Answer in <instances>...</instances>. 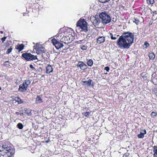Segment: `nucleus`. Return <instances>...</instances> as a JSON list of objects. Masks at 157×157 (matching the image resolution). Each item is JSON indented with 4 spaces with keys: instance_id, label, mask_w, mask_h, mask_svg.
<instances>
[{
    "instance_id": "16",
    "label": "nucleus",
    "mask_w": 157,
    "mask_h": 157,
    "mask_svg": "<svg viewBox=\"0 0 157 157\" xmlns=\"http://www.w3.org/2000/svg\"><path fill=\"white\" fill-rule=\"evenodd\" d=\"M36 103H41L43 102V101L40 96L38 95L36 98Z\"/></svg>"
},
{
    "instance_id": "41",
    "label": "nucleus",
    "mask_w": 157,
    "mask_h": 157,
    "mask_svg": "<svg viewBox=\"0 0 157 157\" xmlns=\"http://www.w3.org/2000/svg\"><path fill=\"white\" fill-rule=\"evenodd\" d=\"M1 87H0V90H1Z\"/></svg>"
},
{
    "instance_id": "31",
    "label": "nucleus",
    "mask_w": 157,
    "mask_h": 157,
    "mask_svg": "<svg viewBox=\"0 0 157 157\" xmlns=\"http://www.w3.org/2000/svg\"><path fill=\"white\" fill-rule=\"evenodd\" d=\"M104 70L108 72L109 70V67H105Z\"/></svg>"
},
{
    "instance_id": "4",
    "label": "nucleus",
    "mask_w": 157,
    "mask_h": 157,
    "mask_svg": "<svg viewBox=\"0 0 157 157\" xmlns=\"http://www.w3.org/2000/svg\"><path fill=\"white\" fill-rule=\"evenodd\" d=\"M76 30L80 28V31H83L86 32L88 30L87 22L84 19L79 20L77 23Z\"/></svg>"
},
{
    "instance_id": "14",
    "label": "nucleus",
    "mask_w": 157,
    "mask_h": 157,
    "mask_svg": "<svg viewBox=\"0 0 157 157\" xmlns=\"http://www.w3.org/2000/svg\"><path fill=\"white\" fill-rule=\"evenodd\" d=\"M14 101H15V102H17L18 104H21L23 102V101L18 97H15V99L13 100V102Z\"/></svg>"
},
{
    "instance_id": "6",
    "label": "nucleus",
    "mask_w": 157,
    "mask_h": 157,
    "mask_svg": "<svg viewBox=\"0 0 157 157\" xmlns=\"http://www.w3.org/2000/svg\"><path fill=\"white\" fill-rule=\"evenodd\" d=\"M90 19L93 24L96 27H98L101 22L99 17H91Z\"/></svg>"
},
{
    "instance_id": "32",
    "label": "nucleus",
    "mask_w": 157,
    "mask_h": 157,
    "mask_svg": "<svg viewBox=\"0 0 157 157\" xmlns=\"http://www.w3.org/2000/svg\"><path fill=\"white\" fill-rule=\"evenodd\" d=\"M129 155L128 153H126L124 154L123 157H128Z\"/></svg>"
},
{
    "instance_id": "25",
    "label": "nucleus",
    "mask_w": 157,
    "mask_h": 157,
    "mask_svg": "<svg viewBox=\"0 0 157 157\" xmlns=\"http://www.w3.org/2000/svg\"><path fill=\"white\" fill-rule=\"evenodd\" d=\"M17 127L19 129H21L23 128V126L22 124L21 123H19L17 125Z\"/></svg>"
},
{
    "instance_id": "34",
    "label": "nucleus",
    "mask_w": 157,
    "mask_h": 157,
    "mask_svg": "<svg viewBox=\"0 0 157 157\" xmlns=\"http://www.w3.org/2000/svg\"><path fill=\"white\" fill-rule=\"evenodd\" d=\"M29 67L31 69H32L34 70H35V68L33 67V65L32 64L30 65Z\"/></svg>"
},
{
    "instance_id": "42",
    "label": "nucleus",
    "mask_w": 157,
    "mask_h": 157,
    "mask_svg": "<svg viewBox=\"0 0 157 157\" xmlns=\"http://www.w3.org/2000/svg\"><path fill=\"white\" fill-rule=\"evenodd\" d=\"M46 142H48V141H46Z\"/></svg>"
},
{
    "instance_id": "20",
    "label": "nucleus",
    "mask_w": 157,
    "mask_h": 157,
    "mask_svg": "<svg viewBox=\"0 0 157 157\" xmlns=\"http://www.w3.org/2000/svg\"><path fill=\"white\" fill-rule=\"evenodd\" d=\"M153 151L154 152V157H157V147L155 146L153 147Z\"/></svg>"
},
{
    "instance_id": "8",
    "label": "nucleus",
    "mask_w": 157,
    "mask_h": 157,
    "mask_svg": "<svg viewBox=\"0 0 157 157\" xmlns=\"http://www.w3.org/2000/svg\"><path fill=\"white\" fill-rule=\"evenodd\" d=\"M77 66L78 67H80V69L82 70H85L87 68V65L82 61H78Z\"/></svg>"
},
{
    "instance_id": "15",
    "label": "nucleus",
    "mask_w": 157,
    "mask_h": 157,
    "mask_svg": "<svg viewBox=\"0 0 157 157\" xmlns=\"http://www.w3.org/2000/svg\"><path fill=\"white\" fill-rule=\"evenodd\" d=\"M24 47V45L23 44H21L17 45L16 47V48L18 50L19 52H20L23 49Z\"/></svg>"
},
{
    "instance_id": "40",
    "label": "nucleus",
    "mask_w": 157,
    "mask_h": 157,
    "mask_svg": "<svg viewBox=\"0 0 157 157\" xmlns=\"http://www.w3.org/2000/svg\"><path fill=\"white\" fill-rule=\"evenodd\" d=\"M36 49H38L39 48V47H37V46H36Z\"/></svg>"
},
{
    "instance_id": "10",
    "label": "nucleus",
    "mask_w": 157,
    "mask_h": 157,
    "mask_svg": "<svg viewBox=\"0 0 157 157\" xmlns=\"http://www.w3.org/2000/svg\"><path fill=\"white\" fill-rule=\"evenodd\" d=\"M146 134V130L141 129L140 130V133L137 135V137L139 138H143L144 136V135Z\"/></svg>"
},
{
    "instance_id": "19",
    "label": "nucleus",
    "mask_w": 157,
    "mask_h": 157,
    "mask_svg": "<svg viewBox=\"0 0 157 157\" xmlns=\"http://www.w3.org/2000/svg\"><path fill=\"white\" fill-rule=\"evenodd\" d=\"M148 56L150 59H154L155 57V55L153 52L149 53Z\"/></svg>"
},
{
    "instance_id": "24",
    "label": "nucleus",
    "mask_w": 157,
    "mask_h": 157,
    "mask_svg": "<svg viewBox=\"0 0 157 157\" xmlns=\"http://www.w3.org/2000/svg\"><path fill=\"white\" fill-rule=\"evenodd\" d=\"M24 83L28 86L30 84L31 81L27 79L25 81Z\"/></svg>"
},
{
    "instance_id": "13",
    "label": "nucleus",
    "mask_w": 157,
    "mask_h": 157,
    "mask_svg": "<svg viewBox=\"0 0 157 157\" xmlns=\"http://www.w3.org/2000/svg\"><path fill=\"white\" fill-rule=\"evenodd\" d=\"M92 80H89L88 81H82L83 82L84 85L87 86H94V85L91 84Z\"/></svg>"
},
{
    "instance_id": "22",
    "label": "nucleus",
    "mask_w": 157,
    "mask_h": 157,
    "mask_svg": "<svg viewBox=\"0 0 157 157\" xmlns=\"http://www.w3.org/2000/svg\"><path fill=\"white\" fill-rule=\"evenodd\" d=\"M90 114V112L86 111V112L82 113V115L86 117H88Z\"/></svg>"
},
{
    "instance_id": "30",
    "label": "nucleus",
    "mask_w": 157,
    "mask_h": 157,
    "mask_svg": "<svg viewBox=\"0 0 157 157\" xmlns=\"http://www.w3.org/2000/svg\"><path fill=\"white\" fill-rule=\"evenodd\" d=\"M87 47L85 45H83L81 47V49L83 50H86L87 49Z\"/></svg>"
},
{
    "instance_id": "43",
    "label": "nucleus",
    "mask_w": 157,
    "mask_h": 157,
    "mask_svg": "<svg viewBox=\"0 0 157 157\" xmlns=\"http://www.w3.org/2000/svg\"><path fill=\"white\" fill-rule=\"evenodd\" d=\"M149 25H151V23H149Z\"/></svg>"
},
{
    "instance_id": "9",
    "label": "nucleus",
    "mask_w": 157,
    "mask_h": 157,
    "mask_svg": "<svg viewBox=\"0 0 157 157\" xmlns=\"http://www.w3.org/2000/svg\"><path fill=\"white\" fill-rule=\"evenodd\" d=\"M28 86L23 82L22 84L20 85L19 86V90L21 92H23L26 90Z\"/></svg>"
},
{
    "instance_id": "18",
    "label": "nucleus",
    "mask_w": 157,
    "mask_h": 157,
    "mask_svg": "<svg viewBox=\"0 0 157 157\" xmlns=\"http://www.w3.org/2000/svg\"><path fill=\"white\" fill-rule=\"evenodd\" d=\"M110 38L112 40H115L119 36L118 35L114 34L113 35L112 33H110Z\"/></svg>"
},
{
    "instance_id": "38",
    "label": "nucleus",
    "mask_w": 157,
    "mask_h": 157,
    "mask_svg": "<svg viewBox=\"0 0 157 157\" xmlns=\"http://www.w3.org/2000/svg\"><path fill=\"white\" fill-rule=\"evenodd\" d=\"M90 36L89 35V34H88L87 35L86 37H90Z\"/></svg>"
},
{
    "instance_id": "1",
    "label": "nucleus",
    "mask_w": 157,
    "mask_h": 157,
    "mask_svg": "<svg viewBox=\"0 0 157 157\" xmlns=\"http://www.w3.org/2000/svg\"><path fill=\"white\" fill-rule=\"evenodd\" d=\"M134 39V35L132 33H124L119 37L117 43L120 47L128 49L133 43Z\"/></svg>"
},
{
    "instance_id": "26",
    "label": "nucleus",
    "mask_w": 157,
    "mask_h": 157,
    "mask_svg": "<svg viewBox=\"0 0 157 157\" xmlns=\"http://www.w3.org/2000/svg\"><path fill=\"white\" fill-rule=\"evenodd\" d=\"M147 2L148 4H152L154 2V0H147Z\"/></svg>"
},
{
    "instance_id": "35",
    "label": "nucleus",
    "mask_w": 157,
    "mask_h": 157,
    "mask_svg": "<svg viewBox=\"0 0 157 157\" xmlns=\"http://www.w3.org/2000/svg\"><path fill=\"white\" fill-rule=\"evenodd\" d=\"M6 37H2V38L1 40L3 43H4V41H5V40L6 39Z\"/></svg>"
},
{
    "instance_id": "28",
    "label": "nucleus",
    "mask_w": 157,
    "mask_h": 157,
    "mask_svg": "<svg viewBox=\"0 0 157 157\" xmlns=\"http://www.w3.org/2000/svg\"><path fill=\"white\" fill-rule=\"evenodd\" d=\"M12 49L13 48L11 47H10V48L8 49L6 52L7 53L9 54L11 52Z\"/></svg>"
},
{
    "instance_id": "23",
    "label": "nucleus",
    "mask_w": 157,
    "mask_h": 157,
    "mask_svg": "<svg viewBox=\"0 0 157 157\" xmlns=\"http://www.w3.org/2000/svg\"><path fill=\"white\" fill-rule=\"evenodd\" d=\"M133 21L137 25H138L140 22L139 20L137 18H134Z\"/></svg>"
},
{
    "instance_id": "44",
    "label": "nucleus",
    "mask_w": 157,
    "mask_h": 157,
    "mask_svg": "<svg viewBox=\"0 0 157 157\" xmlns=\"http://www.w3.org/2000/svg\"><path fill=\"white\" fill-rule=\"evenodd\" d=\"M149 25H151V23H149Z\"/></svg>"
},
{
    "instance_id": "33",
    "label": "nucleus",
    "mask_w": 157,
    "mask_h": 157,
    "mask_svg": "<svg viewBox=\"0 0 157 157\" xmlns=\"http://www.w3.org/2000/svg\"><path fill=\"white\" fill-rule=\"evenodd\" d=\"M144 45L145 46V48H147L148 47L149 45V44L147 42H145L144 44Z\"/></svg>"
},
{
    "instance_id": "3",
    "label": "nucleus",
    "mask_w": 157,
    "mask_h": 157,
    "mask_svg": "<svg viewBox=\"0 0 157 157\" xmlns=\"http://www.w3.org/2000/svg\"><path fill=\"white\" fill-rule=\"evenodd\" d=\"M99 16L101 22L103 24H106L111 21V18L109 15L106 12H101L99 14Z\"/></svg>"
},
{
    "instance_id": "17",
    "label": "nucleus",
    "mask_w": 157,
    "mask_h": 157,
    "mask_svg": "<svg viewBox=\"0 0 157 157\" xmlns=\"http://www.w3.org/2000/svg\"><path fill=\"white\" fill-rule=\"evenodd\" d=\"M53 69L50 65H48L46 67V73H50L52 72Z\"/></svg>"
},
{
    "instance_id": "12",
    "label": "nucleus",
    "mask_w": 157,
    "mask_h": 157,
    "mask_svg": "<svg viewBox=\"0 0 157 157\" xmlns=\"http://www.w3.org/2000/svg\"><path fill=\"white\" fill-rule=\"evenodd\" d=\"M57 37L58 40H59V41L62 42H63V38H64V36L62 33H60L57 35Z\"/></svg>"
},
{
    "instance_id": "29",
    "label": "nucleus",
    "mask_w": 157,
    "mask_h": 157,
    "mask_svg": "<svg viewBox=\"0 0 157 157\" xmlns=\"http://www.w3.org/2000/svg\"><path fill=\"white\" fill-rule=\"evenodd\" d=\"M156 115H157V113H156V112H152L151 113V117H155L156 116Z\"/></svg>"
},
{
    "instance_id": "27",
    "label": "nucleus",
    "mask_w": 157,
    "mask_h": 157,
    "mask_svg": "<svg viewBox=\"0 0 157 157\" xmlns=\"http://www.w3.org/2000/svg\"><path fill=\"white\" fill-rule=\"evenodd\" d=\"M110 0H99V1L102 3H105L108 2Z\"/></svg>"
},
{
    "instance_id": "39",
    "label": "nucleus",
    "mask_w": 157,
    "mask_h": 157,
    "mask_svg": "<svg viewBox=\"0 0 157 157\" xmlns=\"http://www.w3.org/2000/svg\"><path fill=\"white\" fill-rule=\"evenodd\" d=\"M6 63H10V61H9L8 60V61H6Z\"/></svg>"
},
{
    "instance_id": "2",
    "label": "nucleus",
    "mask_w": 157,
    "mask_h": 157,
    "mask_svg": "<svg viewBox=\"0 0 157 157\" xmlns=\"http://www.w3.org/2000/svg\"><path fill=\"white\" fill-rule=\"evenodd\" d=\"M14 153L12 148L7 145L4 144L0 146V157H11Z\"/></svg>"
},
{
    "instance_id": "11",
    "label": "nucleus",
    "mask_w": 157,
    "mask_h": 157,
    "mask_svg": "<svg viewBox=\"0 0 157 157\" xmlns=\"http://www.w3.org/2000/svg\"><path fill=\"white\" fill-rule=\"evenodd\" d=\"M105 40V37L101 36L98 37L97 40V42L99 44H101L104 42Z\"/></svg>"
},
{
    "instance_id": "7",
    "label": "nucleus",
    "mask_w": 157,
    "mask_h": 157,
    "mask_svg": "<svg viewBox=\"0 0 157 157\" xmlns=\"http://www.w3.org/2000/svg\"><path fill=\"white\" fill-rule=\"evenodd\" d=\"M52 41L53 45L55 46L57 49H59L63 46L62 44L59 42L56 39H53Z\"/></svg>"
},
{
    "instance_id": "37",
    "label": "nucleus",
    "mask_w": 157,
    "mask_h": 157,
    "mask_svg": "<svg viewBox=\"0 0 157 157\" xmlns=\"http://www.w3.org/2000/svg\"><path fill=\"white\" fill-rule=\"evenodd\" d=\"M6 63V62H5V63H3V65H4V66H5V65H6V64H5V63Z\"/></svg>"
},
{
    "instance_id": "5",
    "label": "nucleus",
    "mask_w": 157,
    "mask_h": 157,
    "mask_svg": "<svg viewBox=\"0 0 157 157\" xmlns=\"http://www.w3.org/2000/svg\"><path fill=\"white\" fill-rule=\"evenodd\" d=\"M22 56L27 61L37 59L36 56L32 55L30 53H25L22 54Z\"/></svg>"
},
{
    "instance_id": "36",
    "label": "nucleus",
    "mask_w": 157,
    "mask_h": 157,
    "mask_svg": "<svg viewBox=\"0 0 157 157\" xmlns=\"http://www.w3.org/2000/svg\"><path fill=\"white\" fill-rule=\"evenodd\" d=\"M16 113L18 115H21V113H19V112H16Z\"/></svg>"
},
{
    "instance_id": "45",
    "label": "nucleus",
    "mask_w": 157,
    "mask_h": 157,
    "mask_svg": "<svg viewBox=\"0 0 157 157\" xmlns=\"http://www.w3.org/2000/svg\"><path fill=\"white\" fill-rule=\"evenodd\" d=\"M43 53L42 54V56H43Z\"/></svg>"
},
{
    "instance_id": "21",
    "label": "nucleus",
    "mask_w": 157,
    "mask_h": 157,
    "mask_svg": "<svg viewBox=\"0 0 157 157\" xmlns=\"http://www.w3.org/2000/svg\"><path fill=\"white\" fill-rule=\"evenodd\" d=\"M86 63L88 66L91 67L93 65V61L92 59H89L87 60Z\"/></svg>"
}]
</instances>
